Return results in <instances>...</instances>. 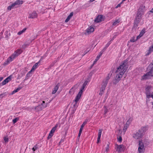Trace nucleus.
<instances>
[{"mask_svg": "<svg viewBox=\"0 0 153 153\" xmlns=\"http://www.w3.org/2000/svg\"><path fill=\"white\" fill-rule=\"evenodd\" d=\"M128 59H126L122 62L120 66L117 68L116 73L123 75L128 68Z\"/></svg>", "mask_w": 153, "mask_h": 153, "instance_id": "obj_1", "label": "nucleus"}, {"mask_svg": "<svg viewBox=\"0 0 153 153\" xmlns=\"http://www.w3.org/2000/svg\"><path fill=\"white\" fill-rule=\"evenodd\" d=\"M143 15V12H142L141 10H139L137 12L134 21V25L132 29H137L139 23L141 21L142 16Z\"/></svg>", "mask_w": 153, "mask_h": 153, "instance_id": "obj_2", "label": "nucleus"}, {"mask_svg": "<svg viewBox=\"0 0 153 153\" xmlns=\"http://www.w3.org/2000/svg\"><path fill=\"white\" fill-rule=\"evenodd\" d=\"M147 127H144L139 129L136 133L132 134L133 137L135 139L141 138L143 135V133L147 130Z\"/></svg>", "mask_w": 153, "mask_h": 153, "instance_id": "obj_3", "label": "nucleus"}, {"mask_svg": "<svg viewBox=\"0 0 153 153\" xmlns=\"http://www.w3.org/2000/svg\"><path fill=\"white\" fill-rule=\"evenodd\" d=\"M147 69L149 71L142 76V78L143 79H148L151 77L153 76V67L151 68L148 66Z\"/></svg>", "mask_w": 153, "mask_h": 153, "instance_id": "obj_4", "label": "nucleus"}, {"mask_svg": "<svg viewBox=\"0 0 153 153\" xmlns=\"http://www.w3.org/2000/svg\"><path fill=\"white\" fill-rule=\"evenodd\" d=\"M111 75L110 74H108L107 76L106 77L105 79L103 80L101 85V87L100 90H101L102 91H104L105 90L108 82V81L111 78Z\"/></svg>", "mask_w": 153, "mask_h": 153, "instance_id": "obj_5", "label": "nucleus"}, {"mask_svg": "<svg viewBox=\"0 0 153 153\" xmlns=\"http://www.w3.org/2000/svg\"><path fill=\"white\" fill-rule=\"evenodd\" d=\"M23 1L22 0H16L15 2L12 4L11 5L8 7L7 10H10L16 8L17 5L23 4Z\"/></svg>", "mask_w": 153, "mask_h": 153, "instance_id": "obj_6", "label": "nucleus"}, {"mask_svg": "<svg viewBox=\"0 0 153 153\" xmlns=\"http://www.w3.org/2000/svg\"><path fill=\"white\" fill-rule=\"evenodd\" d=\"M116 73V75L115 78L113 80V83L114 84H117L121 79L123 75L121 74H119L117 73Z\"/></svg>", "mask_w": 153, "mask_h": 153, "instance_id": "obj_7", "label": "nucleus"}, {"mask_svg": "<svg viewBox=\"0 0 153 153\" xmlns=\"http://www.w3.org/2000/svg\"><path fill=\"white\" fill-rule=\"evenodd\" d=\"M18 56V55L16 54L15 53H14L11 56L9 57L7 59V61L4 64L7 65L10 62L12 61L16 57Z\"/></svg>", "mask_w": 153, "mask_h": 153, "instance_id": "obj_8", "label": "nucleus"}, {"mask_svg": "<svg viewBox=\"0 0 153 153\" xmlns=\"http://www.w3.org/2000/svg\"><path fill=\"white\" fill-rule=\"evenodd\" d=\"M85 88L82 87L81 89H80L78 93L77 96H76L75 99L74 100L75 102H77L79 99L80 98L82 95V92L84 91V90Z\"/></svg>", "mask_w": 153, "mask_h": 153, "instance_id": "obj_9", "label": "nucleus"}, {"mask_svg": "<svg viewBox=\"0 0 153 153\" xmlns=\"http://www.w3.org/2000/svg\"><path fill=\"white\" fill-rule=\"evenodd\" d=\"M139 146L138 148V150L139 153H142L144 152L145 148L143 143L141 141H139Z\"/></svg>", "mask_w": 153, "mask_h": 153, "instance_id": "obj_10", "label": "nucleus"}, {"mask_svg": "<svg viewBox=\"0 0 153 153\" xmlns=\"http://www.w3.org/2000/svg\"><path fill=\"white\" fill-rule=\"evenodd\" d=\"M115 146L116 151H118L119 152H120L123 151L124 149V146L123 145H119L117 144H116Z\"/></svg>", "mask_w": 153, "mask_h": 153, "instance_id": "obj_11", "label": "nucleus"}, {"mask_svg": "<svg viewBox=\"0 0 153 153\" xmlns=\"http://www.w3.org/2000/svg\"><path fill=\"white\" fill-rule=\"evenodd\" d=\"M104 20V17L102 15H99L95 19L94 22L99 23Z\"/></svg>", "mask_w": 153, "mask_h": 153, "instance_id": "obj_12", "label": "nucleus"}, {"mask_svg": "<svg viewBox=\"0 0 153 153\" xmlns=\"http://www.w3.org/2000/svg\"><path fill=\"white\" fill-rule=\"evenodd\" d=\"M37 16V13L36 11H33L29 13L28 18H29L34 19L36 18Z\"/></svg>", "mask_w": 153, "mask_h": 153, "instance_id": "obj_13", "label": "nucleus"}, {"mask_svg": "<svg viewBox=\"0 0 153 153\" xmlns=\"http://www.w3.org/2000/svg\"><path fill=\"white\" fill-rule=\"evenodd\" d=\"M43 105V103H42L40 105H38L35 107L34 109L36 111H42L43 109L42 107V105Z\"/></svg>", "mask_w": 153, "mask_h": 153, "instance_id": "obj_14", "label": "nucleus"}, {"mask_svg": "<svg viewBox=\"0 0 153 153\" xmlns=\"http://www.w3.org/2000/svg\"><path fill=\"white\" fill-rule=\"evenodd\" d=\"M153 51V44L149 48V49L147 51V52L146 54V55L147 56L149 55Z\"/></svg>", "mask_w": 153, "mask_h": 153, "instance_id": "obj_15", "label": "nucleus"}, {"mask_svg": "<svg viewBox=\"0 0 153 153\" xmlns=\"http://www.w3.org/2000/svg\"><path fill=\"white\" fill-rule=\"evenodd\" d=\"M102 129H99V132H98V136L97 137V143H98L100 140V137L101 135L102 132Z\"/></svg>", "mask_w": 153, "mask_h": 153, "instance_id": "obj_16", "label": "nucleus"}, {"mask_svg": "<svg viewBox=\"0 0 153 153\" xmlns=\"http://www.w3.org/2000/svg\"><path fill=\"white\" fill-rule=\"evenodd\" d=\"M94 28L91 26H90L89 28H87L86 30V32L88 34H90L91 33L93 32L94 31Z\"/></svg>", "mask_w": 153, "mask_h": 153, "instance_id": "obj_17", "label": "nucleus"}, {"mask_svg": "<svg viewBox=\"0 0 153 153\" xmlns=\"http://www.w3.org/2000/svg\"><path fill=\"white\" fill-rule=\"evenodd\" d=\"M73 12H72L70 13L69 15L68 16L67 18L65 19V22L66 23L71 18L73 15Z\"/></svg>", "mask_w": 153, "mask_h": 153, "instance_id": "obj_18", "label": "nucleus"}, {"mask_svg": "<svg viewBox=\"0 0 153 153\" xmlns=\"http://www.w3.org/2000/svg\"><path fill=\"white\" fill-rule=\"evenodd\" d=\"M20 74H19L18 76L17 77V79H19L25 75V73L23 71H20Z\"/></svg>", "mask_w": 153, "mask_h": 153, "instance_id": "obj_19", "label": "nucleus"}, {"mask_svg": "<svg viewBox=\"0 0 153 153\" xmlns=\"http://www.w3.org/2000/svg\"><path fill=\"white\" fill-rule=\"evenodd\" d=\"M88 120H86L85 121L83 122V123H82V124L81 125L80 128L79 129V130H81V131H82V129L84 127L85 125L87 123V122H88Z\"/></svg>", "mask_w": 153, "mask_h": 153, "instance_id": "obj_20", "label": "nucleus"}, {"mask_svg": "<svg viewBox=\"0 0 153 153\" xmlns=\"http://www.w3.org/2000/svg\"><path fill=\"white\" fill-rule=\"evenodd\" d=\"M40 61H39L38 62L35 63L32 68V71H34L38 67V64L39 63Z\"/></svg>", "mask_w": 153, "mask_h": 153, "instance_id": "obj_21", "label": "nucleus"}, {"mask_svg": "<svg viewBox=\"0 0 153 153\" xmlns=\"http://www.w3.org/2000/svg\"><path fill=\"white\" fill-rule=\"evenodd\" d=\"M59 87V86L58 85H57L55 86L54 88V90L52 91V94H54L56 93V92L58 89Z\"/></svg>", "mask_w": 153, "mask_h": 153, "instance_id": "obj_22", "label": "nucleus"}, {"mask_svg": "<svg viewBox=\"0 0 153 153\" xmlns=\"http://www.w3.org/2000/svg\"><path fill=\"white\" fill-rule=\"evenodd\" d=\"M120 22V20L119 19H117L115 20V21L113 22L112 25L113 26L117 25H118Z\"/></svg>", "mask_w": 153, "mask_h": 153, "instance_id": "obj_23", "label": "nucleus"}, {"mask_svg": "<svg viewBox=\"0 0 153 153\" xmlns=\"http://www.w3.org/2000/svg\"><path fill=\"white\" fill-rule=\"evenodd\" d=\"M22 52V51L21 49H18L16 51L14 52V53L18 55V56Z\"/></svg>", "mask_w": 153, "mask_h": 153, "instance_id": "obj_24", "label": "nucleus"}, {"mask_svg": "<svg viewBox=\"0 0 153 153\" xmlns=\"http://www.w3.org/2000/svg\"><path fill=\"white\" fill-rule=\"evenodd\" d=\"M102 54H100V53L99 55L97 56L96 57V58L94 61V63L93 64V65H94V64H95V63L97 62V60L100 59V56H101Z\"/></svg>", "mask_w": 153, "mask_h": 153, "instance_id": "obj_25", "label": "nucleus"}, {"mask_svg": "<svg viewBox=\"0 0 153 153\" xmlns=\"http://www.w3.org/2000/svg\"><path fill=\"white\" fill-rule=\"evenodd\" d=\"M9 78L10 79V77H7L1 83L2 85H5L8 82V79Z\"/></svg>", "mask_w": 153, "mask_h": 153, "instance_id": "obj_26", "label": "nucleus"}, {"mask_svg": "<svg viewBox=\"0 0 153 153\" xmlns=\"http://www.w3.org/2000/svg\"><path fill=\"white\" fill-rule=\"evenodd\" d=\"M27 28H25L23 29L21 31H20L17 34L19 35H20L22 34V33H24L25 32V30H27Z\"/></svg>", "mask_w": 153, "mask_h": 153, "instance_id": "obj_27", "label": "nucleus"}, {"mask_svg": "<svg viewBox=\"0 0 153 153\" xmlns=\"http://www.w3.org/2000/svg\"><path fill=\"white\" fill-rule=\"evenodd\" d=\"M57 126V125H56L55 126V127H54L52 128L51 130V131L50 132L53 133L55 132V130H56V129Z\"/></svg>", "mask_w": 153, "mask_h": 153, "instance_id": "obj_28", "label": "nucleus"}, {"mask_svg": "<svg viewBox=\"0 0 153 153\" xmlns=\"http://www.w3.org/2000/svg\"><path fill=\"white\" fill-rule=\"evenodd\" d=\"M39 148L38 146L36 144L33 147L32 149L33 150V152H34L36 150H37Z\"/></svg>", "mask_w": 153, "mask_h": 153, "instance_id": "obj_29", "label": "nucleus"}, {"mask_svg": "<svg viewBox=\"0 0 153 153\" xmlns=\"http://www.w3.org/2000/svg\"><path fill=\"white\" fill-rule=\"evenodd\" d=\"M19 119V117H16L13 120V124H15Z\"/></svg>", "mask_w": 153, "mask_h": 153, "instance_id": "obj_30", "label": "nucleus"}, {"mask_svg": "<svg viewBox=\"0 0 153 153\" xmlns=\"http://www.w3.org/2000/svg\"><path fill=\"white\" fill-rule=\"evenodd\" d=\"M132 118H130L126 122V124L127 125L128 124L129 125L130 123L132 122Z\"/></svg>", "mask_w": 153, "mask_h": 153, "instance_id": "obj_31", "label": "nucleus"}, {"mask_svg": "<svg viewBox=\"0 0 153 153\" xmlns=\"http://www.w3.org/2000/svg\"><path fill=\"white\" fill-rule=\"evenodd\" d=\"M129 125L128 124H125V126H124V127L123 128V130L124 131H125L128 128V127L129 126Z\"/></svg>", "mask_w": 153, "mask_h": 153, "instance_id": "obj_32", "label": "nucleus"}, {"mask_svg": "<svg viewBox=\"0 0 153 153\" xmlns=\"http://www.w3.org/2000/svg\"><path fill=\"white\" fill-rule=\"evenodd\" d=\"M53 133L50 132L49 135L47 137V139L49 140L50 138L51 137L53 136Z\"/></svg>", "mask_w": 153, "mask_h": 153, "instance_id": "obj_33", "label": "nucleus"}, {"mask_svg": "<svg viewBox=\"0 0 153 153\" xmlns=\"http://www.w3.org/2000/svg\"><path fill=\"white\" fill-rule=\"evenodd\" d=\"M118 141L120 142H121L122 140V137L121 136H120L119 137H118L117 138Z\"/></svg>", "mask_w": 153, "mask_h": 153, "instance_id": "obj_34", "label": "nucleus"}, {"mask_svg": "<svg viewBox=\"0 0 153 153\" xmlns=\"http://www.w3.org/2000/svg\"><path fill=\"white\" fill-rule=\"evenodd\" d=\"M145 33V32L144 31V30H142V31H141V32H140V33L139 34L140 35V36H142L144 34V33Z\"/></svg>", "mask_w": 153, "mask_h": 153, "instance_id": "obj_35", "label": "nucleus"}, {"mask_svg": "<svg viewBox=\"0 0 153 153\" xmlns=\"http://www.w3.org/2000/svg\"><path fill=\"white\" fill-rule=\"evenodd\" d=\"M106 49L107 48L105 47H104L103 49L100 52V54H102L103 52L105 51Z\"/></svg>", "mask_w": 153, "mask_h": 153, "instance_id": "obj_36", "label": "nucleus"}, {"mask_svg": "<svg viewBox=\"0 0 153 153\" xmlns=\"http://www.w3.org/2000/svg\"><path fill=\"white\" fill-rule=\"evenodd\" d=\"M48 106V103H46L45 104H43L42 105V107L43 108H45Z\"/></svg>", "mask_w": 153, "mask_h": 153, "instance_id": "obj_37", "label": "nucleus"}, {"mask_svg": "<svg viewBox=\"0 0 153 153\" xmlns=\"http://www.w3.org/2000/svg\"><path fill=\"white\" fill-rule=\"evenodd\" d=\"M87 83H88V81H85L84 82V83L83 84L82 87L85 88L86 85L87 84Z\"/></svg>", "mask_w": 153, "mask_h": 153, "instance_id": "obj_38", "label": "nucleus"}, {"mask_svg": "<svg viewBox=\"0 0 153 153\" xmlns=\"http://www.w3.org/2000/svg\"><path fill=\"white\" fill-rule=\"evenodd\" d=\"M6 95L5 93H4L0 94V98H2L4 97Z\"/></svg>", "mask_w": 153, "mask_h": 153, "instance_id": "obj_39", "label": "nucleus"}, {"mask_svg": "<svg viewBox=\"0 0 153 153\" xmlns=\"http://www.w3.org/2000/svg\"><path fill=\"white\" fill-rule=\"evenodd\" d=\"M4 140L5 142H8V138L7 137H4Z\"/></svg>", "mask_w": 153, "mask_h": 153, "instance_id": "obj_40", "label": "nucleus"}, {"mask_svg": "<svg viewBox=\"0 0 153 153\" xmlns=\"http://www.w3.org/2000/svg\"><path fill=\"white\" fill-rule=\"evenodd\" d=\"M110 42H108L105 45V47L106 48H107L110 45Z\"/></svg>", "mask_w": 153, "mask_h": 153, "instance_id": "obj_41", "label": "nucleus"}, {"mask_svg": "<svg viewBox=\"0 0 153 153\" xmlns=\"http://www.w3.org/2000/svg\"><path fill=\"white\" fill-rule=\"evenodd\" d=\"M149 67L151 68L152 67H153V60L152 61V63H151L149 66Z\"/></svg>", "mask_w": 153, "mask_h": 153, "instance_id": "obj_42", "label": "nucleus"}, {"mask_svg": "<svg viewBox=\"0 0 153 153\" xmlns=\"http://www.w3.org/2000/svg\"><path fill=\"white\" fill-rule=\"evenodd\" d=\"M109 148V144H107V147L105 151L107 152L108 151Z\"/></svg>", "mask_w": 153, "mask_h": 153, "instance_id": "obj_43", "label": "nucleus"}, {"mask_svg": "<svg viewBox=\"0 0 153 153\" xmlns=\"http://www.w3.org/2000/svg\"><path fill=\"white\" fill-rule=\"evenodd\" d=\"M137 40V39L135 40L134 39L132 38L130 40V41L131 42H134Z\"/></svg>", "mask_w": 153, "mask_h": 153, "instance_id": "obj_44", "label": "nucleus"}, {"mask_svg": "<svg viewBox=\"0 0 153 153\" xmlns=\"http://www.w3.org/2000/svg\"><path fill=\"white\" fill-rule=\"evenodd\" d=\"M144 9H145V7L143 5L141 6L140 8V10H143Z\"/></svg>", "mask_w": 153, "mask_h": 153, "instance_id": "obj_45", "label": "nucleus"}, {"mask_svg": "<svg viewBox=\"0 0 153 153\" xmlns=\"http://www.w3.org/2000/svg\"><path fill=\"white\" fill-rule=\"evenodd\" d=\"M122 3V2H121L120 3V4H118L117 5V6L115 7V8L116 9H117V7H120V5H121V3Z\"/></svg>", "mask_w": 153, "mask_h": 153, "instance_id": "obj_46", "label": "nucleus"}, {"mask_svg": "<svg viewBox=\"0 0 153 153\" xmlns=\"http://www.w3.org/2000/svg\"><path fill=\"white\" fill-rule=\"evenodd\" d=\"M82 131L81 130L79 131V133L78 134V137H79L81 135V134L82 133Z\"/></svg>", "mask_w": 153, "mask_h": 153, "instance_id": "obj_47", "label": "nucleus"}, {"mask_svg": "<svg viewBox=\"0 0 153 153\" xmlns=\"http://www.w3.org/2000/svg\"><path fill=\"white\" fill-rule=\"evenodd\" d=\"M104 91H102L101 90H100L99 94L100 95H102L103 94Z\"/></svg>", "mask_w": 153, "mask_h": 153, "instance_id": "obj_48", "label": "nucleus"}, {"mask_svg": "<svg viewBox=\"0 0 153 153\" xmlns=\"http://www.w3.org/2000/svg\"><path fill=\"white\" fill-rule=\"evenodd\" d=\"M22 88V87H18L17 89V90L18 91L20 90V89H21Z\"/></svg>", "mask_w": 153, "mask_h": 153, "instance_id": "obj_49", "label": "nucleus"}, {"mask_svg": "<svg viewBox=\"0 0 153 153\" xmlns=\"http://www.w3.org/2000/svg\"><path fill=\"white\" fill-rule=\"evenodd\" d=\"M10 77V79L9 78V79H8V82H9L11 80V78H12L11 76H10L9 77Z\"/></svg>", "mask_w": 153, "mask_h": 153, "instance_id": "obj_50", "label": "nucleus"}, {"mask_svg": "<svg viewBox=\"0 0 153 153\" xmlns=\"http://www.w3.org/2000/svg\"><path fill=\"white\" fill-rule=\"evenodd\" d=\"M141 36H140V35H139V36H137V40L138 39H139Z\"/></svg>", "mask_w": 153, "mask_h": 153, "instance_id": "obj_51", "label": "nucleus"}, {"mask_svg": "<svg viewBox=\"0 0 153 153\" xmlns=\"http://www.w3.org/2000/svg\"><path fill=\"white\" fill-rule=\"evenodd\" d=\"M64 140L63 139H62L59 143V144H60L61 143H62L63 142H64Z\"/></svg>", "mask_w": 153, "mask_h": 153, "instance_id": "obj_52", "label": "nucleus"}, {"mask_svg": "<svg viewBox=\"0 0 153 153\" xmlns=\"http://www.w3.org/2000/svg\"><path fill=\"white\" fill-rule=\"evenodd\" d=\"M3 77H0V82H1V81L3 79Z\"/></svg>", "mask_w": 153, "mask_h": 153, "instance_id": "obj_53", "label": "nucleus"}, {"mask_svg": "<svg viewBox=\"0 0 153 153\" xmlns=\"http://www.w3.org/2000/svg\"><path fill=\"white\" fill-rule=\"evenodd\" d=\"M15 93H16V92H15V91H12V94H13Z\"/></svg>", "mask_w": 153, "mask_h": 153, "instance_id": "obj_54", "label": "nucleus"}, {"mask_svg": "<svg viewBox=\"0 0 153 153\" xmlns=\"http://www.w3.org/2000/svg\"><path fill=\"white\" fill-rule=\"evenodd\" d=\"M149 12L153 13V10H150V11L149 12Z\"/></svg>", "mask_w": 153, "mask_h": 153, "instance_id": "obj_55", "label": "nucleus"}, {"mask_svg": "<svg viewBox=\"0 0 153 153\" xmlns=\"http://www.w3.org/2000/svg\"><path fill=\"white\" fill-rule=\"evenodd\" d=\"M73 90V88H72L71 89H70L69 92H71V91H72Z\"/></svg>", "mask_w": 153, "mask_h": 153, "instance_id": "obj_56", "label": "nucleus"}, {"mask_svg": "<svg viewBox=\"0 0 153 153\" xmlns=\"http://www.w3.org/2000/svg\"><path fill=\"white\" fill-rule=\"evenodd\" d=\"M32 71V69L31 70L29 71V72H28V73H30L32 71Z\"/></svg>", "mask_w": 153, "mask_h": 153, "instance_id": "obj_57", "label": "nucleus"}, {"mask_svg": "<svg viewBox=\"0 0 153 153\" xmlns=\"http://www.w3.org/2000/svg\"><path fill=\"white\" fill-rule=\"evenodd\" d=\"M95 0H90V2H92L93 1H95Z\"/></svg>", "mask_w": 153, "mask_h": 153, "instance_id": "obj_58", "label": "nucleus"}, {"mask_svg": "<svg viewBox=\"0 0 153 153\" xmlns=\"http://www.w3.org/2000/svg\"><path fill=\"white\" fill-rule=\"evenodd\" d=\"M149 98L148 99V101H147V99H146V103H147L150 100H149Z\"/></svg>", "mask_w": 153, "mask_h": 153, "instance_id": "obj_59", "label": "nucleus"}, {"mask_svg": "<svg viewBox=\"0 0 153 153\" xmlns=\"http://www.w3.org/2000/svg\"><path fill=\"white\" fill-rule=\"evenodd\" d=\"M15 91V92L16 93V92H17L18 91L17 90V89H16L15 90H14Z\"/></svg>", "mask_w": 153, "mask_h": 153, "instance_id": "obj_60", "label": "nucleus"}, {"mask_svg": "<svg viewBox=\"0 0 153 153\" xmlns=\"http://www.w3.org/2000/svg\"><path fill=\"white\" fill-rule=\"evenodd\" d=\"M42 103H43V104H44L45 103V101H42Z\"/></svg>", "mask_w": 153, "mask_h": 153, "instance_id": "obj_61", "label": "nucleus"}, {"mask_svg": "<svg viewBox=\"0 0 153 153\" xmlns=\"http://www.w3.org/2000/svg\"><path fill=\"white\" fill-rule=\"evenodd\" d=\"M28 74H27V75H26V76H27V77L28 76H27V75H28Z\"/></svg>", "mask_w": 153, "mask_h": 153, "instance_id": "obj_62", "label": "nucleus"}, {"mask_svg": "<svg viewBox=\"0 0 153 153\" xmlns=\"http://www.w3.org/2000/svg\"><path fill=\"white\" fill-rule=\"evenodd\" d=\"M152 10H153V8H152Z\"/></svg>", "mask_w": 153, "mask_h": 153, "instance_id": "obj_63", "label": "nucleus"}]
</instances>
